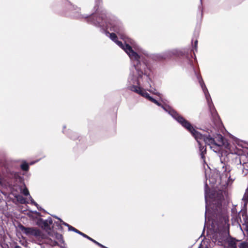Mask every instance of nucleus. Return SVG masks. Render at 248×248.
I'll return each instance as SVG.
<instances>
[{"label": "nucleus", "instance_id": "1", "mask_svg": "<svg viewBox=\"0 0 248 248\" xmlns=\"http://www.w3.org/2000/svg\"><path fill=\"white\" fill-rule=\"evenodd\" d=\"M174 119L183 127L187 129L193 136L199 144L200 155L202 159L206 153V149L203 143L209 146L215 153L218 154L220 158L222 174L221 180L226 181L227 185H231L234 179L231 178V171L233 169L247 174L248 173V151L243 150L231 145L220 134L213 138L210 135L202 134L198 132L191 124L179 113L170 111Z\"/></svg>", "mask_w": 248, "mask_h": 248}, {"label": "nucleus", "instance_id": "2", "mask_svg": "<svg viewBox=\"0 0 248 248\" xmlns=\"http://www.w3.org/2000/svg\"><path fill=\"white\" fill-rule=\"evenodd\" d=\"M88 22L100 28V31L122 48L130 60H138L139 54L149 56V53L140 46L132 38L123 34L124 27L121 22L115 17H110L105 10L90 16H82Z\"/></svg>", "mask_w": 248, "mask_h": 248}, {"label": "nucleus", "instance_id": "3", "mask_svg": "<svg viewBox=\"0 0 248 248\" xmlns=\"http://www.w3.org/2000/svg\"><path fill=\"white\" fill-rule=\"evenodd\" d=\"M139 54V58L138 60H131L135 62L134 64V67L132 70L127 80V87L129 90L135 92L142 86V83L146 81L144 78L145 71L147 73L146 68L147 65L144 63H141L140 62V55Z\"/></svg>", "mask_w": 248, "mask_h": 248}, {"label": "nucleus", "instance_id": "4", "mask_svg": "<svg viewBox=\"0 0 248 248\" xmlns=\"http://www.w3.org/2000/svg\"><path fill=\"white\" fill-rule=\"evenodd\" d=\"M221 196H219L217 201L215 200V195L210 194L208 190V186L207 184L205 185V201L206 202V210L205 213V219L206 220L208 217L209 219L210 217V215H214L216 214L217 212L220 210L222 207Z\"/></svg>", "mask_w": 248, "mask_h": 248}, {"label": "nucleus", "instance_id": "5", "mask_svg": "<svg viewBox=\"0 0 248 248\" xmlns=\"http://www.w3.org/2000/svg\"><path fill=\"white\" fill-rule=\"evenodd\" d=\"M135 93L140 94V95L150 101L155 103L158 106L161 107L166 112H168L173 118H174V117L172 115L171 113H170V111H174L176 113H178L174 109L171 108L170 106L166 104L162 105L158 101H157L153 97L150 96V94L146 92V91L141 87L138 90L137 92H135Z\"/></svg>", "mask_w": 248, "mask_h": 248}, {"label": "nucleus", "instance_id": "6", "mask_svg": "<svg viewBox=\"0 0 248 248\" xmlns=\"http://www.w3.org/2000/svg\"><path fill=\"white\" fill-rule=\"evenodd\" d=\"M21 231L28 236H33L39 242H43L46 235L40 230L34 227H26L23 225L19 226Z\"/></svg>", "mask_w": 248, "mask_h": 248}, {"label": "nucleus", "instance_id": "7", "mask_svg": "<svg viewBox=\"0 0 248 248\" xmlns=\"http://www.w3.org/2000/svg\"><path fill=\"white\" fill-rule=\"evenodd\" d=\"M228 235V232L225 226L223 228L219 227L213 233L212 240L218 245H222L226 240Z\"/></svg>", "mask_w": 248, "mask_h": 248}, {"label": "nucleus", "instance_id": "8", "mask_svg": "<svg viewBox=\"0 0 248 248\" xmlns=\"http://www.w3.org/2000/svg\"><path fill=\"white\" fill-rule=\"evenodd\" d=\"M235 207L232 209V218H234L237 223L239 220L242 223L243 226H245V230L248 235V217L247 216L246 211L241 210L239 211L238 215Z\"/></svg>", "mask_w": 248, "mask_h": 248}, {"label": "nucleus", "instance_id": "9", "mask_svg": "<svg viewBox=\"0 0 248 248\" xmlns=\"http://www.w3.org/2000/svg\"><path fill=\"white\" fill-rule=\"evenodd\" d=\"M144 78H146V81H145V82H143L142 83V86L145 87H150V89H147L148 91L152 93L153 94H155L159 96L160 98L161 97L162 94L156 91V90L155 89L152 87L151 82H152V79L149 77V75L148 74V73H146L145 71L144 72Z\"/></svg>", "mask_w": 248, "mask_h": 248}, {"label": "nucleus", "instance_id": "10", "mask_svg": "<svg viewBox=\"0 0 248 248\" xmlns=\"http://www.w3.org/2000/svg\"><path fill=\"white\" fill-rule=\"evenodd\" d=\"M53 221L51 217H48L47 219L43 220L41 219L39 220L38 225L43 229L47 231H50L51 229V226Z\"/></svg>", "mask_w": 248, "mask_h": 248}, {"label": "nucleus", "instance_id": "11", "mask_svg": "<svg viewBox=\"0 0 248 248\" xmlns=\"http://www.w3.org/2000/svg\"><path fill=\"white\" fill-rule=\"evenodd\" d=\"M180 51L177 49H173L167 50L163 53L160 57L161 59H165L168 58H170L172 56H177L179 55Z\"/></svg>", "mask_w": 248, "mask_h": 248}, {"label": "nucleus", "instance_id": "12", "mask_svg": "<svg viewBox=\"0 0 248 248\" xmlns=\"http://www.w3.org/2000/svg\"><path fill=\"white\" fill-rule=\"evenodd\" d=\"M194 72L195 73V74L197 76V79H198L199 84L202 90V91L204 94V95H207V94L208 95V94H209V92L208 91L207 88L206 87V85H205L202 77L200 75H199L198 74H197L195 70H194Z\"/></svg>", "mask_w": 248, "mask_h": 248}, {"label": "nucleus", "instance_id": "13", "mask_svg": "<svg viewBox=\"0 0 248 248\" xmlns=\"http://www.w3.org/2000/svg\"><path fill=\"white\" fill-rule=\"evenodd\" d=\"M205 96L209 109H210L211 112L213 113L215 111V108L213 105L210 94H208V95L207 94L205 95Z\"/></svg>", "mask_w": 248, "mask_h": 248}, {"label": "nucleus", "instance_id": "14", "mask_svg": "<svg viewBox=\"0 0 248 248\" xmlns=\"http://www.w3.org/2000/svg\"><path fill=\"white\" fill-rule=\"evenodd\" d=\"M55 217L56 218L60 220V222L61 223H62L63 225H65V226L68 227L69 231H73V232H76V231L77 230V229H76V228H74L72 226L69 225L68 224L64 222L62 219H61L60 218H59V217H57L56 216H55Z\"/></svg>", "mask_w": 248, "mask_h": 248}, {"label": "nucleus", "instance_id": "15", "mask_svg": "<svg viewBox=\"0 0 248 248\" xmlns=\"http://www.w3.org/2000/svg\"><path fill=\"white\" fill-rule=\"evenodd\" d=\"M76 232L82 235V236H83L85 238H87L88 239L90 240V241L93 242V243H94L95 244H96L97 245L98 242L96 241L95 240L92 239V238H91L90 237L88 236V235H87L86 234L83 233V232H80L78 230H77L76 231Z\"/></svg>", "mask_w": 248, "mask_h": 248}, {"label": "nucleus", "instance_id": "16", "mask_svg": "<svg viewBox=\"0 0 248 248\" xmlns=\"http://www.w3.org/2000/svg\"><path fill=\"white\" fill-rule=\"evenodd\" d=\"M20 167L21 169L24 171H28L29 168V164L25 161L21 164Z\"/></svg>", "mask_w": 248, "mask_h": 248}, {"label": "nucleus", "instance_id": "17", "mask_svg": "<svg viewBox=\"0 0 248 248\" xmlns=\"http://www.w3.org/2000/svg\"><path fill=\"white\" fill-rule=\"evenodd\" d=\"M20 192L25 196H29L30 197V193L28 188L25 186L23 188H20Z\"/></svg>", "mask_w": 248, "mask_h": 248}, {"label": "nucleus", "instance_id": "18", "mask_svg": "<svg viewBox=\"0 0 248 248\" xmlns=\"http://www.w3.org/2000/svg\"><path fill=\"white\" fill-rule=\"evenodd\" d=\"M18 201H19L21 203L24 204L26 203V199L23 197L22 196L17 195L16 196Z\"/></svg>", "mask_w": 248, "mask_h": 248}, {"label": "nucleus", "instance_id": "19", "mask_svg": "<svg viewBox=\"0 0 248 248\" xmlns=\"http://www.w3.org/2000/svg\"><path fill=\"white\" fill-rule=\"evenodd\" d=\"M101 0H95V5L94 6V9L96 10V11L98 10L99 6H101Z\"/></svg>", "mask_w": 248, "mask_h": 248}, {"label": "nucleus", "instance_id": "20", "mask_svg": "<svg viewBox=\"0 0 248 248\" xmlns=\"http://www.w3.org/2000/svg\"><path fill=\"white\" fill-rule=\"evenodd\" d=\"M29 198L31 200V203L35 205L37 207V208L39 209L38 204L33 200L32 197L31 196H30V197H29Z\"/></svg>", "mask_w": 248, "mask_h": 248}, {"label": "nucleus", "instance_id": "21", "mask_svg": "<svg viewBox=\"0 0 248 248\" xmlns=\"http://www.w3.org/2000/svg\"><path fill=\"white\" fill-rule=\"evenodd\" d=\"M198 41L196 40L194 43V47L196 49L197 47Z\"/></svg>", "mask_w": 248, "mask_h": 248}, {"label": "nucleus", "instance_id": "22", "mask_svg": "<svg viewBox=\"0 0 248 248\" xmlns=\"http://www.w3.org/2000/svg\"><path fill=\"white\" fill-rule=\"evenodd\" d=\"M14 248H21V247L18 245H16L15 247H14Z\"/></svg>", "mask_w": 248, "mask_h": 248}, {"label": "nucleus", "instance_id": "23", "mask_svg": "<svg viewBox=\"0 0 248 248\" xmlns=\"http://www.w3.org/2000/svg\"><path fill=\"white\" fill-rule=\"evenodd\" d=\"M224 221H225V225H226V223H227V220L225 219L224 220Z\"/></svg>", "mask_w": 248, "mask_h": 248}, {"label": "nucleus", "instance_id": "24", "mask_svg": "<svg viewBox=\"0 0 248 248\" xmlns=\"http://www.w3.org/2000/svg\"><path fill=\"white\" fill-rule=\"evenodd\" d=\"M198 248H202V245H200V246Z\"/></svg>", "mask_w": 248, "mask_h": 248}, {"label": "nucleus", "instance_id": "25", "mask_svg": "<svg viewBox=\"0 0 248 248\" xmlns=\"http://www.w3.org/2000/svg\"><path fill=\"white\" fill-rule=\"evenodd\" d=\"M34 163V162H31V163H30V164H31V165H32V164H33Z\"/></svg>", "mask_w": 248, "mask_h": 248}, {"label": "nucleus", "instance_id": "26", "mask_svg": "<svg viewBox=\"0 0 248 248\" xmlns=\"http://www.w3.org/2000/svg\"><path fill=\"white\" fill-rule=\"evenodd\" d=\"M190 65L191 66H193V65H192V63H190Z\"/></svg>", "mask_w": 248, "mask_h": 248}, {"label": "nucleus", "instance_id": "27", "mask_svg": "<svg viewBox=\"0 0 248 248\" xmlns=\"http://www.w3.org/2000/svg\"><path fill=\"white\" fill-rule=\"evenodd\" d=\"M1 159H0V163L1 162Z\"/></svg>", "mask_w": 248, "mask_h": 248}]
</instances>
